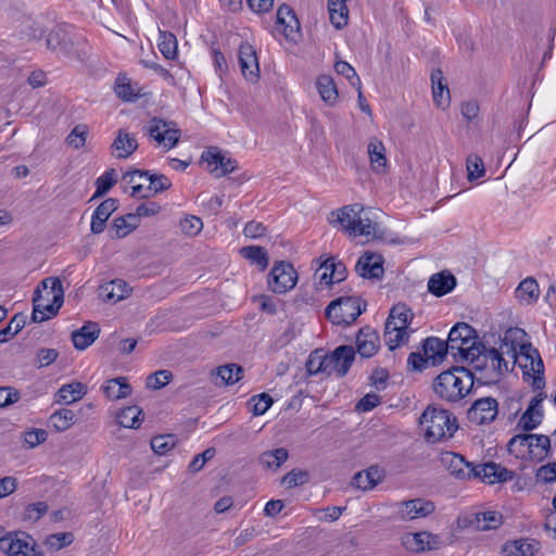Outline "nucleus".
Here are the masks:
<instances>
[{
	"label": "nucleus",
	"instance_id": "1",
	"mask_svg": "<svg viewBox=\"0 0 556 556\" xmlns=\"http://www.w3.org/2000/svg\"><path fill=\"white\" fill-rule=\"evenodd\" d=\"M64 302V289L59 277L41 280L33 298L31 320L42 323L55 316Z\"/></svg>",
	"mask_w": 556,
	"mask_h": 556
},
{
	"label": "nucleus",
	"instance_id": "2",
	"mask_svg": "<svg viewBox=\"0 0 556 556\" xmlns=\"http://www.w3.org/2000/svg\"><path fill=\"white\" fill-rule=\"evenodd\" d=\"M369 210H365L359 203L343 206L341 210L332 211L329 223L339 224L343 230L354 236H365L366 238L379 237V225L375 222Z\"/></svg>",
	"mask_w": 556,
	"mask_h": 556
},
{
	"label": "nucleus",
	"instance_id": "3",
	"mask_svg": "<svg viewBox=\"0 0 556 556\" xmlns=\"http://www.w3.org/2000/svg\"><path fill=\"white\" fill-rule=\"evenodd\" d=\"M473 386V374L464 367H453L438 375L433 381V392L446 402L464 399Z\"/></svg>",
	"mask_w": 556,
	"mask_h": 556
},
{
	"label": "nucleus",
	"instance_id": "4",
	"mask_svg": "<svg viewBox=\"0 0 556 556\" xmlns=\"http://www.w3.org/2000/svg\"><path fill=\"white\" fill-rule=\"evenodd\" d=\"M504 351L501 352L495 348H486L483 345L482 351H478L468 361L473 370V379L479 382L489 384L500 381V379L508 372V361L505 359Z\"/></svg>",
	"mask_w": 556,
	"mask_h": 556
},
{
	"label": "nucleus",
	"instance_id": "5",
	"mask_svg": "<svg viewBox=\"0 0 556 556\" xmlns=\"http://www.w3.org/2000/svg\"><path fill=\"white\" fill-rule=\"evenodd\" d=\"M427 442L435 443L451 438L457 429L456 418L448 410L429 405L419 418Z\"/></svg>",
	"mask_w": 556,
	"mask_h": 556
},
{
	"label": "nucleus",
	"instance_id": "6",
	"mask_svg": "<svg viewBox=\"0 0 556 556\" xmlns=\"http://www.w3.org/2000/svg\"><path fill=\"white\" fill-rule=\"evenodd\" d=\"M450 353L460 356L468 362L478 351L483 350V343L479 342L476 330L466 323H457L450 331L447 338Z\"/></svg>",
	"mask_w": 556,
	"mask_h": 556
},
{
	"label": "nucleus",
	"instance_id": "7",
	"mask_svg": "<svg viewBox=\"0 0 556 556\" xmlns=\"http://www.w3.org/2000/svg\"><path fill=\"white\" fill-rule=\"evenodd\" d=\"M413 312L405 304L394 305L386 321L384 340L389 350H395L401 343L407 340V327L413 319Z\"/></svg>",
	"mask_w": 556,
	"mask_h": 556
},
{
	"label": "nucleus",
	"instance_id": "8",
	"mask_svg": "<svg viewBox=\"0 0 556 556\" xmlns=\"http://www.w3.org/2000/svg\"><path fill=\"white\" fill-rule=\"evenodd\" d=\"M365 307L366 304L358 296H340L329 303L326 316L333 325L349 326L357 319Z\"/></svg>",
	"mask_w": 556,
	"mask_h": 556
},
{
	"label": "nucleus",
	"instance_id": "9",
	"mask_svg": "<svg viewBox=\"0 0 556 556\" xmlns=\"http://www.w3.org/2000/svg\"><path fill=\"white\" fill-rule=\"evenodd\" d=\"M144 130L151 139L156 141L157 146L163 147L166 151L176 147L181 137V130L175 122L156 116L149 121Z\"/></svg>",
	"mask_w": 556,
	"mask_h": 556
},
{
	"label": "nucleus",
	"instance_id": "10",
	"mask_svg": "<svg viewBox=\"0 0 556 556\" xmlns=\"http://www.w3.org/2000/svg\"><path fill=\"white\" fill-rule=\"evenodd\" d=\"M0 551L9 556H43L36 548V542L31 535L24 531L8 532L1 540Z\"/></svg>",
	"mask_w": 556,
	"mask_h": 556
},
{
	"label": "nucleus",
	"instance_id": "11",
	"mask_svg": "<svg viewBox=\"0 0 556 556\" xmlns=\"http://www.w3.org/2000/svg\"><path fill=\"white\" fill-rule=\"evenodd\" d=\"M324 359L325 376L334 374L342 378L349 372L355 359V350L351 345H340L330 353H324Z\"/></svg>",
	"mask_w": 556,
	"mask_h": 556
},
{
	"label": "nucleus",
	"instance_id": "12",
	"mask_svg": "<svg viewBox=\"0 0 556 556\" xmlns=\"http://www.w3.org/2000/svg\"><path fill=\"white\" fill-rule=\"evenodd\" d=\"M298 275L293 266L285 261L277 262L268 275V288L278 294L293 289L296 285Z\"/></svg>",
	"mask_w": 556,
	"mask_h": 556
},
{
	"label": "nucleus",
	"instance_id": "13",
	"mask_svg": "<svg viewBox=\"0 0 556 556\" xmlns=\"http://www.w3.org/2000/svg\"><path fill=\"white\" fill-rule=\"evenodd\" d=\"M498 414V402L491 396L476 400L467 410L470 422L481 426L495 420Z\"/></svg>",
	"mask_w": 556,
	"mask_h": 556
},
{
	"label": "nucleus",
	"instance_id": "14",
	"mask_svg": "<svg viewBox=\"0 0 556 556\" xmlns=\"http://www.w3.org/2000/svg\"><path fill=\"white\" fill-rule=\"evenodd\" d=\"M531 346V343L527 341V332L521 328L514 327L505 331L498 350L504 351L505 355L516 362L517 355L529 351Z\"/></svg>",
	"mask_w": 556,
	"mask_h": 556
},
{
	"label": "nucleus",
	"instance_id": "15",
	"mask_svg": "<svg viewBox=\"0 0 556 556\" xmlns=\"http://www.w3.org/2000/svg\"><path fill=\"white\" fill-rule=\"evenodd\" d=\"M434 509L433 502L419 497L401 502L397 516L401 520H414L431 515Z\"/></svg>",
	"mask_w": 556,
	"mask_h": 556
},
{
	"label": "nucleus",
	"instance_id": "16",
	"mask_svg": "<svg viewBox=\"0 0 556 556\" xmlns=\"http://www.w3.org/2000/svg\"><path fill=\"white\" fill-rule=\"evenodd\" d=\"M403 546L415 553L438 549L441 546V540L438 535L427 531L417 533H406L402 536Z\"/></svg>",
	"mask_w": 556,
	"mask_h": 556
},
{
	"label": "nucleus",
	"instance_id": "17",
	"mask_svg": "<svg viewBox=\"0 0 556 556\" xmlns=\"http://www.w3.org/2000/svg\"><path fill=\"white\" fill-rule=\"evenodd\" d=\"M441 463L458 480L471 479L472 473H475L473 465L467 462L464 456L454 452L442 453Z\"/></svg>",
	"mask_w": 556,
	"mask_h": 556
},
{
	"label": "nucleus",
	"instance_id": "18",
	"mask_svg": "<svg viewBox=\"0 0 556 556\" xmlns=\"http://www.w3.org/2000/svg\"><path fill=\"white\" fill-rule=\"evenodd\" d=\"M520 355L525 358V364L521 365L525 368V375H532L533 388L536 390L542 389L545 384L543 377L544 365L539 351L531 346L529 351H525Z\"/></svg>",
	"mask_w": 556,
	"mask_h": 556
},
{
	"label": "nucleus",
	"instance_id": "19",
	"mask_svg": "<svg viewBox=\"0 0 556 556\" xmlns=\"http://www.w3.org/2000/svg\"><path fill=\"white\" fill-rule=\"evenodd\" d=\"M47 47L51 51L68 56L74 50V41L68 31L64 26H58L52 29L47 36Z\"/></svg>",
	"mask_w": 556,
	"mask_h": 556
},
{
	"label": "nucleus",
	"instance_id": "20",
	"mask_svg": "<svg viewBox=\"0 0 556 556\" xmlns=\"http://www.w3.org/2000/svg\"><path fill=\"white\" fill-rule=\"evenodd\" d=\"M239 63L243 76L256 81L260 77V67L256 51L249 42H242L239 47Z\"/></svg>",
	"mask_w": 556,
	"mask_h": 556
},
{
	"label": "nucleus",
	"instance_id": "21",
	"mask_svg": "<svg viewBox=\"0 0 556 556\" xmlns=\"http://www.w3.org/2000/svg\"><path fill=\"white\" fill-rule=\"evenodd\" d=\"M473 469L472 478H480L490 484L513 479V471L493 462L473 466Z\"/></svg>",
	"mask_w": 556,
	"mask_h": 556
},
{
	"label": "nucleus",
	"instance_id": "22",
	"mask_svg": "<svg viewBox=\"0 0 556 556\" xmlns=\"http://www.w3.org/2000/svg\"><path fill=\"white\" fill-rule=\"evenodd\" d=\"M355 270L363 278L380 279L384 271L383 258L380 254L365 253L358 258Z\"/></svg>",
	"mask_w": 556,
	"mask_h": 556
},
{
	"label": "nucleus",
	"instance_id": "23",
	"mask_svg": "<svg viewBox=\"0 0 556 556\" xmlns=\"http://www.w3.org/2000/svg\"><path fill=\"white\" fill-rule=\"evenodd\" d=\"M384 477V470L378 465H374L366 470L356 472L352 478L351 485L362 491H369L382 482Z\"/></svg>",
	"mask_w": 556,
	"mask_h": 556
},
{
	"label": "nucleus",
	"instance_id": "24",
	"mask_svg": "<svg viewBox=\"0 0 556 556\" xmlns=\"http://www.w3.org/2000/svg\"><path fill=\"white\" fill-rule=\"evenodd\" d=\"M544 397L539 393L531 399L528 408L518 420V427L525 431H530L536 428L543 418L542 402Z\"/></svg>",
	"mask_w": 556,
	"mask_h": 556
},
{
	"label": "nucleus",
	"instance_id": "25",
	"mask_svg": "<svg viewBox=\"0 0 556 556\" xmlns=\"http://www.w3.org/2000/svg\"><path fill=\"white\" fill-rule=\"evenodd\" d=\"M379 334L370 327H363L356 336V350L362 357L374 356L379 349Z\"/></svg>",
	"mask_w": 556,
	"mask_h": 556
},
{
	"label": "nucleus",
	"instance_id": "26",
	"mask_svg": "<svg viewBox=\"0 0 556 556\" xmlns=\"http://www.w3.org/2000/svg\"><path fill=\"white\" fill-rule=\"evenodd\" d=\"M138 149L137 139L126 131L119 129L111 144V153L118 160L129 157Z\"/></svg>",
	"mask_w": 556,
	"mask_h": 556
},
{
	"label": "nucleus",
	"instance_id": "27",
	"mask_svg": "<svg viewBox=\"0 0 556 556\" xmlns=\"http://www.w3.org/2000/svg\"><path fill=\"white\" fill-rule=\"evenodd\" d=\"M138 83H132L126 75L119 74L115 79L114 91L121 100L125 102H135L147 93Z\"/></svg>",
	"mask_w": 556,
	"mask_h": 556
},
{
	"label": "nucleus",
	"instance_id": "28",
	"mask_svg": "<svg viewBox=\"0 0 556 556\" xmlns=\"http://www.w3.org/2000/svg\"><path fill=\"white\" fill-rule=\"evenodd\" d=\"M117 210V200L108 198L99 204L91 218L90 230L93 235L104 231L109 217Z\"/></svg>",
	"mask_w": 556,
	"mask_h": 556
},
{
	"label": "nucleus",
	"instance_id": "29",
	"mask_svg": "<svg viewBox=\"0 0 556 556\" xmlns=\"http://www.w3.org/2000/svg\"><path fill=\"white\" fill-rule=\"evenodd\" d=\"M130 289L122 279L109 281L99 287V296L105 302L116 303L129 296Z\"/></svg>",
	"mask_w": 556,
	"mask_h": 556
},
{
	"label": "nucleus",
	"instance_id": "30",
	"mask_svg": "<svg viewBox=\"0 0 556 556\" xmlns=\"http://www.w3.org/2000/svg\"><path fill=\"white\" fill-rule=\"evenodd\" d=\"M100 328L97 323L88 321L81 328L72 332V342L77 350H86L99 337Z\"/></svg>",
	"mask_w": 556,
	"mask_h": 556
},
{
	"label": "nucleus",
	"instance_id": "31",
	"mask_svg": "<svg viewBox=\"0 0 556 556\" xmlns=\"http://www.w3.org/2000/svg\"><path fill=\"white\" fill-rule=\"evenodd\" d=\"M456 286L455 277L448 271H441L430 277L428 290L435 296H443L451 292Z\"/></svg>",
	"mask_w": 556,
	"mask_h": 556
},
{
	"label": "nucleus",
	"instance_id": "32",
	"mask_svg": "<svg viewBox=\"0 0 556 556\" xmlns=\"http://www.w3.org/2000/svg\"><path fill=\"white\" fill-rule=\"evenodd\" d=\"M431 81L434 104L440 109H446L450 105V90L443 84V73L441 70L432 71Z\"/></svg>",
	"mask_w": 556,
	"mask_h": 556
},
{
	"label": "nucleus",
	"instance_id": "33",
	"mask_svg": "<svg viewBox=\"0 0 556 556\" xmlns=\"http://www.w3.org/2000/svg\"><path fill=\"white\" fill-rule=\"evenodd\" d=\"M87 393V387L78 381L62 386L56 395L55 402L60 404H72L79 401Z\"/></svg>",
	"mask_w": 556,
	"mask_h": 556
},
{
	"label": "nucleus",
	"instance_id": "34",
	"mask_svg": "<svg viewBox=\"0 0 556 556\" xmlns=\"http://www.w3.org/2000/svg\"><path fill=\"white\" fill-rule=\"evenodd\" d=\"M424 352L427 359L432 364L442 362L444 356L450 353L447 341H442L438 338H428L424 343Z\"/></svg>",
	"mask_w": 556,
	"mask_h": 556
},
{
	"label": "nucleus",
	"instance_id": "35",
	"mask_svg": "<svg viewBox=\"0 0 556 556\" xmlns=\"http://www.w3.org/2000/svg\"><path fill=\"white\" fill-rule=\"evenodd\" d=\"M386 148L382 141L374 138L368 143V155L374 172L383 173L387 167Z\"/></svg>",
	"mask_w": 556,
	"mask_h": 556
},
{
	"label": "nucleus",
	"instance_id": "36",
	"mask_svg": "<svg viewBox=\"0 0 556 556\" xmlns=\"http://www.w3.org/2000/svg\"><path fill=\"white\" fill-rule=\"evenodd\" d=\"M539 285L535 279L530 277L522 280L516 289L517 299L526 305L533 304L539 299Z\"/></svg>",
	"mask_w": 556,
	"mask_h": 556
},
{
	"label": "nucleus",
	"instance_id": "37",
	"mask_svg": "<svg viewBox=\"0 0 556 556\" xmlns=\"http://www.w3.org/2000/svg\"><path fill=\"white\" fill-rule=\"evenodd\" d=\"M103 392L110 400H119L131 393V387L127 383L125 377H117L108 381L103 387Z\"/></svg>",
	"mask_w": 556,
	"mask_h": 556
},
{
	"label": "nucleus",
	"instance_id": "38",
	"mask_svg": "<svg viewBox=\"0 0 556 556\" xmlns=\"http://www.w3.org/2000/svg\"><path fill=\"white\" fill-rule=\"evenodd\" d=\"M241 256L249 260L251 264L256 265L260 270H265L269 263V257L266 250L258 245L243 247L240 250Z\"/></svg>",
	"mask_w": 556,
	"mask_h": 556
},
{
	"label": "nucleus",
	"instance_id": "39",
	"mask_svg": "<svg viewBox=\"0 0 556 556\" xmlns=\"http://www.w3.org/2000/svg\"><path fill=\"white\" fill-rule=\"evenodd\" d=\"M532 444L529 445L528 456L532 460L541 462L543 460L551 448V440L547 435L544 434H533Z\"/></svg>",
	"mask_w": 556,
	"mask_h": 556
},
{
	"label": "nucleus",
	"instance_id": "40",
	"mask_svg": "<svg viewBox=\"0 0 556 556\" xmlns=\"http://www.w3.org/2000/svg\"><path fill=\"white\" fill-rule=\"evenodd\" d=\"M150 176V173L148 170H140L135 169L131 172L126 173L123 176V179L126 180L128 184H131L132 191L131 195L137 198H149L150 193H146V189L143 187V184L141 182L142 179L148 180Z\"/></svg>",
	"mask_w": 556,
	"mask_h": 556
},
{
	"label": "nucleus",
	"instance_id": "41",
	"mask_svg": "<svg viewBox=\"0 0 556 556\" xmlns=\"http://www.w3.org/2000/svg\"><path fill=\"white\" fill-rule=\"evenodd\" d=\"M142 409L137 406H128L123 408L118 415L117 420L122 427L137 429L142 422Z\"/></svg>",
	"mask_w": 556,
	"mask_h": 556
},
{
	"label": "nucleus",
	"instance_id": "42",
	"mask_svg": "<svg viewBox=\"0 0 556 556\" xmlns=\"http://www.w3.org/2000/svg\"><path fill=\"white\" fill-rule=\"evenodd\" d=\"M532 441L533 434L531 433L517 434L509 440L507 444L508 452L516 457L527 458L528 448H530L529 445L532 444Z\"/></svg>",
	"mask_w": 556,
	"mask_h": 556
},
{
	"label": "nucleus",
	"instance_id": "43",
	"mask_svg": "<svg viewBox=\"0 0 556 556\" xmlns=\"http://www.w3.org/2000/svg\"><path fill=\"white\" fill-rule=\"evenodd\" d=\"M277 22L285 25L286 37H289L291 33L299 30L300 23L295 16L293 10L287 5L281 4L277 11Z\"/></svg>",
	"mask_w": 556,
	"mask_h": 556
},
{
	"label": "nucleus",
	"instance_id": "44",
	"mask_svg": "<svg viewBox=\"0 0 556 556\" xmlns=\"http://www.w3.org/2000/svg\"><path fill=\"white\" fill-rule=\"evenodd\" d=\"M288 451L283 447H279L262 453L260 463L268 469H277L288 459Z\"/></svg>",
	"mask_w": 556,
	"mask_h": 556
},
{
	"label": "nucleus",
	"instance_id": "45",
	"mask_svg": "<svg viewBox=\"0 0 556 556\" xmlns=\"http://www.w3.org/2000/svg\"><path fill=\"white\" fill-rule=\"evenodd\" d=\"M334 2L336 0H328L330 21L337 29H341L348 24L349 9L345 1L338 5H334Z\"/></svg>",
	"mask_w": 556,
	"mask_h": 556
},
{
	"label": "nucleus",
	"instance_id": "46",
	"mask_svg": "<svg viewBox=\"0 0 556 556\" xmlns=\"http://www.w3.org/2000/svg\"><path fill=\"white\" fill-rule=\"evenodd\" d=\"M318 92L325 102L333 104L338 98V91L331 76L321 75L316 83Z\"/></svg>",
	"mask_w": 556,
	"mask_h": 556
},
{
	"label": "nucleus",
	"instance_id": "47",
	"mask_svg": "<svg viewBox=\"0 0 556 556\" xmlns=\"http://www.w3.org/2000/svg\"><path fill=\"white\" fill-rule=\"evenodd\" d=\"M75 417L72 409L62 408L50 416V421L56 431L63 432L74 425Z\"/></svg>",
	"mask_w": 556,
	"mask_h": 556
},
{
	"label": "nucleus",
	"instance_id": "48",
	"mask_svg": "<svg viewBox=\"0 0 556 556\" xmlns=\"http://www.w3.org/2000/svg\"><path fill=\"white\" fill-rule=\"evenodd\" d=\"M477 529L480 531H488L497 529L503 522V516L493 510L479 513L476 516Z\"/></svg>",
	"mask_w": 556,
	"mask_h": 556
},
{
	"label": "nucleus",
	"instance_id": "49",
	"mask_svg": "<svg viewBox=\"0 0 556 556\" xmlns=\"http://www.w3.org/2000/svg\"><path fill=\"white\" fill-rule=\"evenodd\" d=\"M117 182V174L114 168L106 170L96 180V192L93 193L91 200L103 197L105 193L110 191V189Z\"/></svg>",
	"mask_w": 556,
	"mask_h": 556
},
{
	"label": "nucleus",
	"instance_id": "50",
	"mask_svg": "<svg viewBox=\"0 0 556 556\" xmlns=\"http://www.w3.org/2000/svg\"><path fill=\"white\" fill-rule=\"evenodd\" d=\"M242 374V367L236 364H227L216 369V377L220 379L223 384H233L239 381Z\"/></svg>",
	"mask_w": 556,
	"mask_h": 556
},
{
	"label": "nucleus",
	"instance_id": "51",
	"mask_svg": "<svg viewBox=\"0 0 556 556\" xmlns=\"http://www.w3.org/2000/svg\"><path fill=\"white\" fill-rule=\"evenodd\" d=\"M138 223L139 222L128 218V214L126 216L115 218L111 228V231L113 232L111 237L118 239L126 237L138 227Z\"/></svg>",
	"mask_w": 556,
	"mask_h": 556
},
{
	"label": "nucleus",
	"instance_id": "52",
	"mask_svg": "<svg viewBox=\"0 0 556 556\" xmlns=\"http://www.w3.org/2000/svg\"><path fill=\"white\" fill-rule=\"evenodd\" d=\"M27 317L22 314H15L9 325L0 330V343L7 342L10 338L17 334L26 325Z\"/></svg>",
	"mask_w": 556,
	"mask_h": 556
},
{
	"label": "nucleus",
	"instance_id": "53",
	"mask_svg": "<svg viewBox=\"0 0 556 556\" xmlns=\"http://www.w3.org/2000/svg\"><path fill=\"white\" fill-rule=\"evenodd\" d=\"M88 134V126L85 124H78L67 135L65 142L75 150L81 149L86 144Z\"/></svg>",
	"mask_w": 556,
	"mask_h": 556
},
{
	"label": "nucleus",
	"instance_id": "54",
	"mask_svg": "<svg viewBox=\"0 0 556 556\" xmlns=\"http://www.w3.org/2000/svg\"><path fill=\"white\" fill-rule=\"evenodd\" d=\"M159 34H160L159 49H160L161 53L168 60L174 59L177 53L176 37L172 33H166L163 30H159Z\"/></svg>",
	"mask_w": 556,
	"mask_h": 556
},
{
	"label": "nucleus",
	"instance_id": "55",
	"mask_svg": "<svg viewBox=\"0 0 556 556\" xmlns=\"http://www.w3.org/2000/svg\"><path fill=\"white\" fill-rule=\"evenodd\" d=\"M306 370L308 375H325V359H324V351L320 349L314 350L307 361H306Z\"/></svg>",
	"mask_w": 556,
	"mask_h": 556
},
{
	"label": "nucleus",
	"instance_id": "56",
	"mask_svg": "<svg viewBox=\"0 0 556 556\" xmlns=\"http://www.w3.org/2000/svg\"><path fill=\"white\" fill-rule=\"evenodd\" d=\"M74 540V535L72 532H58L49 535L45 545L50 549L59 551L67 545H70Z\"/></svg>",
	"mask_w": 556,
	"mask_h": 556
},
{
	"label": "nucleus",
	"instance_id": "57",
	"mask_svg": "<svg viewBox=\"0 0 556 556\" xmlns=\"http://www.w3.org/2000/svg\"><path fill=\"white\" fill-rule=\"evenodd\" d=\"M504 551L508 556H533L534 547L527 541L518 540L513 543L506 544Z\"/></svg>",
	"mask_w": 556,
	"mask_h": 556
},
{
	"label": "nucleus",
	"instance_id": "58",
	"mask_svg": "<svg viewBox=\"0 0 556 556\" xmlns=\"http://www.w3.org/2000/svg\"><path fill=\"white\" fill-rule=\"evenodd\" d=\"M175 443L173 434L156 435L151 440V448L159 455H165L175 446Z\"/></svg>",
	"mask_w": 556,
	"mask_h": 556
},
{
	"label": "nucleus",
	"instance_id": "59",
	"mask_svg": "<svg viewBox=\"0 0 556 556\" xmlns=\"http://www.w3.org/2000/svg\"><path fill=\"white\" fill-rule=\"evenodd\" d=\"M334 71L337 74L344 76L353 87L359 89V85L362 84L361 79L354 67L351 66L348 62L337 61L334 63Z\"/></svg>",
	"mask_w": 556,
	"mask_h": 556
},
{
	"label": "nucleus",
	"instance_id": "60",
	"mask_svg": "<svg viewBox=\"0 0 556 556\" xmlns=\"http://www.w3.org/2000/svg\"><path fill=\"white\" fill-rule=\"evenodd\" d=\"M149 186L146 189V193H150V197L159 192L165 191L170 188V180L164 175H151L148 178Z\"/></svg>",
	"mask_w": 556,
	"mask_h": 556
},
{
	"label": "nucleus",
	"instance_id": "61",
	"mask_svg": "<svg viewBox=\"0 0 556 556\" xmlns=\"http://www.w3.org/2000/svg\"><path fill=\"white\" fill-rule=\"evenodd\" d=\"M49 509V506L46 502H37L29 504L25 507L23 513V519L25 521L35 522L39 520Z\"/></svg>",
	"mask_w": 556,
	"mask_h": 556
},
{
	"label": "nucleus",
	"instance_id": "62",
	"mask_svg": "<svg viewBox=\"0 0 556 556\" xmlns=\"http://www.w3.org/2000/svg\"><path fill=\"white\" fill-rule=\"evenodd\" d=\"M203 228V222L200 217L195 215H188L180 222L181 231L190 237H194Z\"/></svg>",
	"mask_w": 556,
	"mask_h": 556
},
{
	"label": "nucleus",
	"instance_id": "63",
	"mask_svg": "<svg viewBox=\"0 0 556 556\" xmlns=\"http://www.w3.org/2000/svg\"><path fill=\"white\" fill-rule=\"evenodd\" d=\"M173 374L169 370H159L147 378V387L159 390L170 382Z\"/></svg>",
	"mask_w": 556,
	"mask_h": 556
},
{
	"label": "nucleus",
	"instance_id": "64",
	"mask_svg": "<svg viewBox=\"0 0 556 556\" xmlns=\"http://www.w3.org/2000/svg\"><path fill=\"white\" fill-rule=\"evenodd\" d=\"M308 477L307 471L293 469L282 477L281 483L286 484L289 489H292L306 483L308 481Z\"/></svg>",
	"mask_w": 556,
	"mask_h": 556
}]
</instances>
